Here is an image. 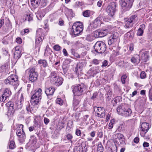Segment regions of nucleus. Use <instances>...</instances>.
<instances>
[{"instance_id": "412c9836", "label": "nucleus", "mask_w": 152, "mask_h": 152, "mask_svg": "<svg viewBox=\"0 0 152 152\" xmlns=\"http://www.w3.org/2000/svg\"><path fill=\"white\" fill-rule=\"evenodd\" d=\"M22 18L24 21H28L30 22L33 20V15L31 13H28L25 14Z\"/></svg>"}, {"instance_id": "39448f33", "label": "nucleus", "mask_w": 152, "mask_h": 152, "mask_svg": "<svg viewBox=\"0 0 152 152\" xmlns=\"http://www.w3.org/2000/svg\"><path fill=\"white\" fill-rule=\"evenodd\" d=\"M117 110L118 113L124 117L130 116L132 113L131 110L127 107H125L124 106H119Z\"/></svg>"}, {"instance_id": "1a4fd4ad", "label": "nucleus", "mask_w": 152, "mask_h": 152, "mask_svg": "<svg viewBox=\"0 0 152 152\" xmlns=\"http://www.w3.org/2000/svg\"><path fill=\"white\" fill-rule=\"evenodd\" d=\"M94 49L96 52L102 53L106 50V46L103 42L98 41L95 44Z\"/></svg>"}, {"instance_id": "ea45409f", "label": "nucleus", "mask_w": 152, "mask_h": 152, "mask_svg": "<svg viewBox=\"0 0 152 152\" xmlns=\"http://www.w3.org/2000/svg\"><path fill=\"white\" fill-rule=\"evenodd\" d=\"M77 67H79V69H81L84 66H85V64L84 61H83L82 62H79L77 65Z\"/></svg>"}, {"instance_id": "79ce46f5", "label": "nucleus", "mask_w": 152, "mask_h": 152, "mask_svg": "<svg viewBox=\"0 0 152 152\" xmlns=\"http://www.w3.org/2000/svg\"><path fill=\"white\" fill-rule=\"evenodd\" d=\"M54 49L57 51H59L61 50V47L58 45H56L53 46Z\"/></svg>"}, {"instance_id": "bb28decb", "label": "nucleus", "mask_w": 152, "mask_h": 152, "mask_svg": "<svg viewBox=\"0 0 152 152\" xmlns=\"http://www.w3.org/2000/svg\"><path fill=\"white\" fill-rule=\"evenodd\" d=\"M128 19L134 24L137 22L138 18L137 15H134L130 16Z\"/></svg>"}, {"instance_id": "6e6552de", "label": "nucleus", "mask_w": 152, "mask_h": 152, "mask_svg": "<svg viewBox=\"0 0 152 152\" xmlns=\"http://www.w3.org/2000/svg\"><path fill=\"white\" fill-rule=\"evenodd\" d=\"M134 0H120V2L122 10L124 12L128 11L132 7Z\"/></svg>"}, {"instance_id": "864d4df0", "label": "nucleus", "mask_w": 152, "mask_h": 152, "mask_svg": "<svg viewBox=\"0 0 152 152\" xmlns=\"http://www.w3.org/2000/svg\"><path fill=\"white\" fill-rule=\"evenodd\" d=\"M73 122L72 121H69V122L67 123V126L68 127H69V128H71L73 126Z\"/></svg>"}, {"instance_id": "f257e3e1", "label": "nucleus", "mask_w": 152, "mask_h": 152, "mask_svg": "<svg viewBox=\"0 0 152 152\" xmlns=\"http://www.w3.org/2000/svg\"><path fill=\"white\" fill-rule=\"evenodd\" d=\"M6 106L8 107L7 114L8 117L10 118L14 116L15 110L21 109L22 107L20 102L16 103L14 104L13 102L10 101L7 102L6 104Z\"/></svg>"}, {"instance_id": "7ed1b4c3", "label": "nucleus", "mask_w": 152, "mask_h": 152, "mask_svg": "<svg viewBox=\"0 0 152 152\" xmlns=\"http://www.w3.org/2000/svg\"><path fill=\"white\" fill-rule=\"evenodd\" d=\"M73 93L75 96H79L83 94L85 90V86L83 84L73 85L72 87Z\"/></svg>"}, {"instance_id": "de8ad7c7", "label": "nucleus", "mask_w": 152, "mask_h": 152, "mask_svg": "<svg viewBox=\"0 0 152 152\" xmlns=\"http://www.w3.org/2000/svg\"><path fill=\"white\" fill-rule=\"evenodd\" d=\"M2 42L4 45H7L8 44V39L7 38H4L2 41Z\"/></svg>"}, {"instance_id": "603ef678", "label": "nucleus", "mask_w": 152, "mask_h": 152, "mask_svg": "<svg viewBox=\"0 0 152 152\" xmlns=\"http://www.w3.org/2000/svg\"><path fill=\"white\" fill-rule=\"evenodd\" d=\"M66 137L67 139L69 140H71L73 138V136L70 134H68L66 135Z\"/></svg>"}, {"instance_id": "37998d69", "label": "nucleus", "mask_w": 152, "mask_h": 152, "mask_svg": "<svg viewBox=\"0 0 152 152\" xmlns=\"http://www.w3.org/2000/svg\"><path fill=\"white\" fill-rule=\"evenodd\" d=\"M26 110L28 112H31L32 113V112L34 110L32 107H30V105L29 104L26 106Z\"/></svg>"}, {"instance_id": "a19ab883", "label": "nucleus", "mask_w": 152, "mask_h": 152, "mask_svg": "<svg viewBox=\"0 0 152 152\" xmlns=\"http://www.w3.org/2000/svg\"><path fill=\"white\" fill-rule=\"evenodd\" d=\"M103 147L102 144H100L98 145L97 151V152H103Z\"/></svg>"}, {"instance_id": "774afa93", "label": "nucleus", "mask_w": 152, "mask_h": 152, "mask_svg": "<svg viewBox=\"0 0 152 152\" xmlns=\"http://www.w3.org/2000/svg\"><path fill=\"white\" fill-rule=\"evenodd\" d=\"M149 145V143L147 142H144L143 144V146L144 147H148Z\"/></svg>"}, {"instance_id": "0e129e2a", "label": "nucleus", "mask_w": 152, "mask_h": 152, "mask_svg": "<svg viewBox=\"0 0 152 152\" xmlns=\"http://www.w3.org/2000/svg\"><path fill=\"white\" fill-rule=\"evenodd\" d=\"M16 42L20 44L22 42L21 39L20 37L17 38L16 39Z\"/></svg>"}, {"instance_id": "5701e85b", "label": "nucleus", "mask_w": 152, "mask_h": 152, "mask_svg": "<svg viewBox=\"0 0 152 152\" xmlns=\"http://www.w3.org/2000/svg\"><path fill=\"white\" fill-rule=\"evenodd\" d=\"M145 25L142 24L140 25V27L137 31V34L138 36H142L144 32V30L145 29Z\"/></svg>"}, {"instance_id": "a211bd4d", "label": "nucleus", "mask_w": 152, "mask_h": 152, "mask_svg": "<svg viewBox=\"0 0 152 152\" xmlns=\"http://www.w3.org/2000/svg\"><path fill=\"white\" fill-rule=\"evenodd\" d=\"M44 38V36L43 35H41L39 37L37 36L36 38L35 48L36 49H38L39 52L40 50V45L41 44Z\"/></svg>"}, {"instance_id": "f8f14e48", "label": "nucleus", "mask_w": 152, "mask_h": 152, "mask_svg": "<svg viewBox=\"0 0 152 152\" xmlns=\"http://www.w3.org/2000/svg\"><path fill=\"white\" fill-rule=\"evenodd\" d=\"M94 110L97 116L101 118H103L105 117V110L103 107H95Z\"/></svg>"}, {"instance_id": "a878e982", "label": "nucleus", "mask_w": 152, "mask_h": 152, "mask_svg": "<svg viewBox=\"0 0 152 152\" xmlns=\"http://www.w3.org/2000/svg\"><path fill=\"white\" fill-rule=\"evenodd\" d=\"M37 141V138L34 135L31 136L28 144L29 145L35 144Z\"/></svg>"}, {"instance_id": "49530a36", "label": "nucleus", "mask_w": 152, "mask_h": 152, "mask_svg": "<svg viewBox=\"0 0 152 152\" xmlns=\"http://www.w3.org/2000/svg\"><path fill=\"white\" fill-rule=\"evenodd\" d=\"M127 78V76L125 75H123L121 77V80L122 83L124 84L125 83V80Z\"/></svg>"}, {"instance_id": "393cba45", "label": "nucleus", "mask_w": 152, "mask_h": 152, "mask_svg": "<svg viewBox=\"0 0 152 152\" xmlns=\"http://www.w3.org/2000/svg\"><path fill=\"white\" fill-rule=\"evenodd\" d=\"M119 39L112 37V36H110L109 39L108 41L109 45H111L116 43Z\"/></svg>"}, {"instance_id": "3c124183", "label": "nucleus", "mask_w": 152, "mask_h": 152, "mask_svg": "<svg viewBox=\"0 0 152 152\" xmlns=\"http://www.w3.org/2000/svg\"><path fill=\"white\" fill-rule=\"evenodd\" d=\"M98 95V94L97 92H94L93 93L92 96L91 97V99L92 100H94V99Z\"/></svg>"}, {"instance_id": "2f4dec72", "label": "nucleus", "mask_w": 152, "mask_h": 152, "mask_svg": "<svg viewBox=\"0 0 152 152\" xmlns=\"http://www.w3.org/2000/svg\"><path fill=\"white\" fill-rule=\"evenodd\" d=\"M86 38V40L89 42H91L94 39L92 34H87Z\"/></svg>"}, {"instance_id": "6ab92c4d", "label": "nucleus", "mask_w": 152, "mask_h": 152, "mask_svg": "<svg viewBox=\"0 0 152 152\" xmlns=\"http://www.w3.org/2000/svg\"><path fill=\"white\" fill-rule=\"evenodd\" d=\"M102 18L101 17H97L93 21V26L95 28L99 27L102 23Z\"/></svg>"}, {"instance_id": "8fccbe9b", "label": "nucleus", "mask_w": 152, "mask_h": 152, "mask_svg": "<svg viewBox=\"0 0 152 152\" xmlns=\"http://www.w3.org/2000/svg\"><path fill=\"white\" fill-rule=\"evenodd\" d=\"M146 74L145 72H142L140 75V77L141 79H144L146 77Z\"/></svg>"}, {"instance_id": "9b49d317", "label": "nucleus", "mask_w": 152, "mask_h": 152, "mask_svg": "<svg viewBox=\"0 0 152 152\" xmlns=\"http://www.w3.org/2000/svg\"><path fill=\"white\" fill-rule=\"evenodd\" d=\"M29 80L32 82H34L37 81L38 77L37 73L36 72L34 68H32L29 71Z\"/></svg>"}, {"instance_id": "5fc2aeb1", "label": "nucleus", "mask_w": 152, "mask_h": 152, "mask_svg": "<svg viewBox=\"0 0 152 152\" xmlns=\"http://www.w3.org/2000/svg\"><path fill=\"white\" fill-rule=\"evenodd\" d=\"M17 130H23V125L22 124H18L17 126Z\"/></svg>"}, {"instance_id": "20e7f679", "label": "nucleus", "mask_w": 152, "mask_h": 152, "mask_svg": "<svg viewBox=\"0 0 152 152\" xmlns=\"http://www.w3.org/2000/svg\"><path fill=\"white\" fill-rule=\"evenodd\" d=\"M42 89L39 88L36 91L32 96L31 100V102L33 105H37L38 104L39 102L42 98Z\"/></svg>"}, {"instance_id": "a18cd8bd", "label": "nucleus", "mask_w": 152, "mask_h": 152, "mask_svg": "<svg viewBox=\"0 0 152 152\" xmlns=\"http://www.w3.org/2000/svg\"><path fill=\"white\" fill-rule=\"evenodd\" d=\"M114 120L113 119L111 120L110 123L108 125V128L109 129H111L113 127V124L114 123Z\"/></svg>"}, {"instance_id": "4c0bfd02", "label": "nucleus", "mask_w": 152, "mask_h": 152, "mask_svg": "<svg viewBox=\"0 0 152 152\" xmlns=\"http://www.w3.org/2000/svg\"><path fill=\"white\" fill-rule=\"evenodd\" d=\"M15 147V145L14 141H11L10 142V144L9 145V148L10 149H13Z\"/></svg>"}, {"instance_id": "c03bdc74", "label": "nucleus", "mask_w": 152, "mask_h": 152, "mask_svg": "<svg viewBox=\"0 0 152 152\" xmlns=\"http://www.w3.org/2000/svg\"><path fill=\"white\" fill-rule=\"evenodd\" d=\"M101 62L100 60H98L96 59H94L92 61V63L93 64L97 65L99 64Z\"/></svg>"}, {"instance_id": "b1692460", "label": "nucleus", "mask_w": 152, "mask_h": 152, "mask_svg": "<svg viewBox=\"0 0 152 152\" xmlns=\"http://www.w3.org/2000/svg\"><path fill=\"white\" fill-rule=\"evenodd\" d=\"M16 133L17 135L22 140H24L26 137L25 133L23 130H17Z\"/></svg>"}, {"instance_id": "f03ea898", "label": "nucleus", "mask_w": 152, "mask_h": 152, "mask_svg": "<svg viewBox=\"0 0 152 152\" xmlns=\"http://www.w3.org/2000/svg\"><path fill=\"white\" fill-rule=\"evenodd\" d=\"M4 83L7 86H12L16 87L19 84L18 77L14 75H11L4 80Z\"/></svg>"}, {"instance_id": "7c9ffc66", "label": "nucleus", "mask_w": 152, "mask_h": 152, "mask_svg": "<svg viewBox=\"0 0 152 152\" xmlns=\"http://www.w3.org/2000/svg\"><path fill=\"white\" fill-rule=\"evenodd\" d=\"M133 23L128 19L125 22V27L126 28H129L132 26Z\"/></svg>"}, {"instance_id": "c756f323", "label": "nucleus", "mask_w": 152, "mask_h": 152, "mask_svg": "<svg viewBox=\"0 0 152 152\" xmlns=\"http://www.w3.org/2000/svg\"><path fill=\"white\" fill-rule=\"evenodd\" d=\"M8 64L6 63L0 66V74L5 71L8 68Z\"/></svg>"}, {"instance_id": "cd10ccee", "label": "nucleus", "mask_w": 152, "mask_h": 152, "mask_svg": "<svg viewBox=\"0 0 152 152\" xmlns=\"http://www.w3.org/2000/svg\"><path fill=\"white\" fill-rule=\"evenodd\" d=\"M41 0H31V4L35 8L38 7Z\"/></svg>"}, {"instance_id": "72a5a7b5", "label": "nucleus", "mask_w": 152, "mask_h": 152, "mask_svg": "<svg viewBox=\"0 0 152 152\" xmlns=\"http://www.w3.org/2000/svg\"><path fill=\"white\" fill-rule=\"evenodd\" d=\"M57 76H56V73L55 71L52 72L49 76V77L50 78V82L52 80H53L54 78Z\"/></svg>"}, {"instance_id": "0eeeda50", "label": "nucleus", "mask_w": 152, "mask_h": 152, "mask_svg": "<svg viewBox=\"0 0 152 152\" xmlns=\"http://www.w3.org/2000/svg\"><path fill=\"white\" fill-rule=\"evenodd\" d=\"M117 5L115 1L111 2L109 4L106 9V11L109 16L113 17L115 15Z\"/></svg>"}, {"instance_id": "bf43d9fd", "label": "nucleus", "mask_w": 152, "mask_h": 152, "mask_svg": "<svg viewBox=\"0 0 152 152\" xmlns=\"http://www.w3.org/2000/svg\"><path fill=\"white\" fill-rule=\"evenodd\" d=\"M62 52L63 53L64 55L65 56H68V54L67 53V51L66 50L65 48H64L62 50Z\"/></svg>"}, {"instance_id": "aec40b11", "label": "nucleus", "mask_w": 152, "mask_h": 152, "mask_svg": "<svg viewBox=\"0 0 152 152\" xmlns=\"http://www.w3.org/2000/svg\"><path fill=\"white\" fill-rule=\"evenodd\" d=\"M15 50L14 58L15 59L18 60L21 56V49L19 47L17 46L15 48Z\"/></svg>"}, {"instance_id": "13d9d810", "label": "nucleus", "mask_w": 152, "mask_h": 152, "mask_svg": "<svg viewBox=\"0 0 152 152\" xmlns=\"http://www.w3.org/2000/svg\"><path fill=\"white\" fill-rule=\"evenodd\" d=\"M58 25L61 26H62L64 25V21L61 18H60L58 20Z\"/></svg>"}, {"instance_id": "dca6fc26", "label": "nucleus", "mask_w": 152, "mask_h": 152, "mask_svg": "<svg viewBox=\"0 0 152 152\" xmlns=\"http://www.w3.org/2000/svg\"><path fill=\"white\" fill-rule=\"evenodd\" d=\"M150 128V126L149 124L146 122H144L141 125V129L142 132H143L142 136H144L145 133L148 131L149 128Z\"/></svg>"}, {"instance_id": "09e8293b", "label": "nucleus", "mask_w": 152, "mask_h": 152, "mask_svg": "<svg viewBox=\"0 0 152 152\" xmlns=\"http://www.w3.org/2000/svg\"><path fill=\"white\" fill-rule=\"evenodd\" d=\"M56 102L57 104H59L60 105H61L63 104V101L60 98H57L56 100Z\"/></svg>"}, {"instance_id": "680f3d73", "label": "nucleus", "mask_w": 152, "mask_h": 152, "mask_svg": "<svg viewBox=\"0 0 152 152\" xmlns=\"http://www.w3.org/2000/svg\"><path fill=\"white\" fill-rule=\"evenodd\" d=\"M44 121L46 125L48 124L50 121V120L47 118H45L44 119Z\"/></svg>"}, {"instance_id": "f3484780", "label": "nucleus", "mask_w": 152, "mask_h": 152, "mask_svg": "<svg viewBox=\"0 0 152 152\" xmlns=\"http://www.w3.org/2000/svg\"><path fill=\"white\" fill-rule=\"evenodd\" d=\"M63 81V79L62 77L57 76L54 78L53 80H52L51 82L56 86H59L62 84Z\"/></svg>"}, {"instance_id": "ddd939ff", "label": "nucleus", "mask_w": 152, "mask_h": 152, "mask_svg": "<svg viewBox=\"0 0 152 152\" xmlns=\"http://www.w3.org/2000/svg\"><path fill=\"white\" fill-rule=\"evenodd\" d=\"M108 33L107 30H96L92 34L94 38L102 37L106 36Z\"/></svg>"}, {"instance_id": "e2e57ef3", "label": "nucleus", "mask_w": 152, "mask_h": 152, "mask_svg": "<svg viewBox=\"0 0 152 152\" xmlns=\"http://www.w3.org/2000/svg\"><path fill=\"white\" fill-rule=\"evenodd\" d=\"M134 45L132 43H131L129 45V50L131 51H132L134 49Z\"/></svg>"}, {"instance_id": "2eb2a0df", "label": "nucleus", "mask_w": 152, "mask_h": 152, "mask_svg": "<svg viewBox=\"0 0 152 152\" xmlns=\"http://www.w3.org/2000/svg\"><path fill=\"white\" fill-rule=\"evenodd\" d=\"M86 147L84 144L78 143L74 148L75 152H86Z\"/></svg>"}, {"instance_id": "9d476101", "label": "nucleus", "mask_w": 152, "mask_h": 152, "mask_svg": "<svg viewBox=\"0 0 152 152\" xmlns=\"http://www.w3.org/2000/svg\"><path fill=\"white\" fill-rule=\"evenodd\" d=\"M12 92L10 88H5L3 90V94L0 96V102H5L6 100L9 98Z\"/></svg>"}, {"instance_id": "e433bc0d", "label": "nucleus", "mask_w": 152, "mask_h": 152, "mask_svg": "<svg viewBox=\"0 0 152 152\" xmlns=\"http://www.w3.org/2000/svg\"><path fill=\"white\" fill-rule=\"evenodd\" d=\"M36 16L37 19L39 20H41L42 18L44 16V15L42 13V12L40 11H38L36 13Z\"/></svg>"}, {"instance_id": "4d7b16f0", "label": "nucleus", "mask_w": 152, "mask_h": 152, "mask_svg": "<svg viewBox=\"0 0 152 152\" xmlns=\"http://www.w3.org/2000/svg\"><path fill=\"white\" fill-rule=\"evenodd\" d=\"M107 64L108 63L107 61V60H104L102 63V64L101 66L102 67H105L107 66Z\"/></svg>"}, {"instance_id": "6e6d98bb", "label": "nucleus", "mask_w": 152, "mask_h": 152, "mask_svg": "<svg viewBox=\"0 0 152 152\" xmlns=\"http://www.w3.org/2000/svg\"><path fill=\"white\" fill-rule=\"evenodd\" d=\"M128 36L129 37L133 38L134 37V32L132 31H130L127 33Z\"/></svg>"}, {"instance_id": "69168bd1", "label": "nucleus", "mask_w": 152, "mask_h": 152, "mask_svg": "<svg viewBox=\"0 0 152 152\" xmlns=\"http://www.w3.org/2000/svg\"><path fill=\"white\" fill-rule=\"evenodd\" d=\"M131 61L133 63H135L137 62V59L135 57H132L131 59Z\"/></svg>"}, {"instance_id": "4be33fe9", "label": "nucleus", "mask_w": 152, "mask_h": 152, "mask_svg": "<svg viewBox=\"0 0 152 152\" xmlns=\"http://www.w3.org/2000/svg\"><path fill=\"white\" fill-rule=\"evenodd\" d=\"M55 88H53L50 87L45 89V93L48 98L50 96H52L55 91Z\"/></svg>"}, {"instance_id": "58836bf2", "label": "nucleus", "mask_w": 152, "mask_h": 152, "mask_svg": "<svg viewBox=\"0 0 152 152\" xmlns=\"http://www.w3.org/2000/svg\"><path fill=\"white\" fill-rule=\"evenodd\" d=\"M110 36H112V37L119 39V34L117 32H114Z\"/></svg>"}, {"instance_id": "f704fd0d", "label": "nucleus", "mask_w": 152, "mask_h": 152, "mask_svg": "<svg viewBox=\"0 0 152 152\" xmlns=\"http://www.w3.org/2000/svg\"><path fill=\"white\" fill-rule=\"evenodd\" d=\"M148 57V55L147 53H144L142 55L141 58L143 61V62H146Z\"/></svg>"}, {"instance_id": "338daca9", "label": "nucleus", "mask_w": 152, "mask_h": 152, "mask_svg": "<svg viewBox=\"0 0 152 152\" xmlns=\"http://www.w3.org/2000/svg\"><path fill=\"white\" fill-rule=\"evenodd\" d=\"M139 141V138L137 137H135L134 140V142L136 143H138Z\"/></svg>"}, {"instance_id": "c85d7f7f", "label": "nucleus", "mask_w": 152, "mask_h": 152, "mask_svg": "<svg viewBox=\"0 0 152 152\" xmlns=\"http://www.w3.org/2000/svg\"><path fill=\"white\" fill-rule=\"evenodd\" d=\"M38 63L44 68L46 67L48 65V63L45 60H40L38 61Z\"/></svg>"}, {"instance_id": "423d86ee", "label": "nucleus", "mask_w": 152, "mask_h": 152, "mask_svg": "<svg viewBox=\"0 0 152 152\" xmlns=\"http://www.w3.org/2000/svg\"><path fill=\"white\" fill-rule=\"evenodd\" d=\"M83 30V25L82 23L77 22L75 23L72 26L71 31L76 36L80 34Z\"/></svg>"}, {"instance_id": "473e14b6", "label": "nucleus", "mask_w": 152, "mask_h": 152, "mask_svg": "<svg viewBox=\"0 0 152 152\" xmlns=\"http://www.w3.org/2000/svg\"><path fill=\"white\" fill-rule=\"evenodd\" d=\"M91 11L88 10H87L83 12V15L85 17H89L91 15Z\"/></svg>"}, {"instance_id": "4468645a", "label": "nucleus", "mask_w": 152, "mask_h": 152, "mask_svg": "<svg viewBox=\"0 0 152 152\" xmlns=\"http://www.w3.org/2000/svg\"><path fill=\"white\" fill-rule=\"evenodd\" d=\"M116 142L119 145L123 144L125 143V138L124 135L121 133L115 134Z\"/></svg>"}, {"instance_id": "c9c22d12", "label": "nucleus", "mask_w": 152, "mask_h": 152, "mask_svg": "<svg viewBox=\"0 0 152 152\" xmlns=\"http://www.w3.org/2000/svg\"><path fill=\"white\" fill-rule=\"evenodd\" d=\"M80 102V101L79 100L75 98L74 99L73 104L74 108H76L78 106Z\"/></svg>"}, {"instance_id": "052dcab7", "label": "nucleus", "mask_w": 152, "mask_h": 152, "mask_svg": "<svg viewBox=\"0 0 152 152\" xmlns=\"http://www.w3.org/2000/svg\"><path fill=\"white\" fill-rule=\"evenodd\" d=\"M81 132L80 130L78 129H77L75 132L76 134L78 136H80L81 134Z\"/></svg>"}]
</instances>
